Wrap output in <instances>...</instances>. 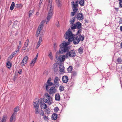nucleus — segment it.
Masks as SVG:
<instances>
[{"instance_id": "nucleus-1", "label": "nucleus", "mask_w": 122, "mask_h": 122, "mask_svg": "<svg viewBox=\"0 0 122 122\" xmlns=\"http://www.w3.org/2000/svg\"><path fill=\"white\" fill-rule=\"evenodd\" d=\"M74 35L72 33L70 29H69L66 32L64 36L66 39H68V41H65L63 43L60 45V48L59 51L61 53L63 54L68 51L69 47L67 46L70 44V42H71Z\"/></svg>"}, {"instance_id": "nucleus-2", "label": "nucleus", "mask_w": 122, "mask_h": 122, "mask_svg": "<svg viewBox=\"0 0 122 122\" xmlns=\"http://www.w3.org/2000/svg\"><path fill=\"white\" fill-rule=\"evenodd\" d=\"M84 39V37L81 35H74V37L72 38L71 42L73 41V43L75 45L79 43L80 40L82 41Z\"/></svg>"}, {"instance_id": "nucleus-3", "label": "nucleus", "mask_w": 122, "mask_h": 122, "mask_svg": "<svg viewBox=\"0 0 122 122\" xmlns=\"http://www.w3.org/2000/svg\"><path fill=\"white\" fill-rule=\"evenodd\" d=\"M43 100L44 102L48 103L49 105L51 104L52 102L51 97L49 94L47 93H46L45 95Z\"/></svg>"}, {"instance_id": "nucleus-4", "label": "nucleus", "mask_w": 122, "mask_h": 122, "mask_svg": "<svg viewBox=\"0 0 122 122\" xmlns=\"http://www.w3.org/2000/svg\"><path fill=\"white\" fill-rule=\"evenodd\" d=\"M45 22V21L44 20H42L41 22L39 25L36 34V37L38 36L41 30L43 29Z\"/></svg>"}, {"instance_id": "nucleus-5", "label": "nucleus", "mask_w": 122, "mask_h": 122, "mask_svg": "<svg viewBox=\"0 0 122 122\" xmlns=\"http://www.w3.org/2000/svg\"><path fill=\"white\" fill-rule=\"evenodd\" d=\"M50 9V10H49L48 13L47 15V16L45 19L46 21V24L51 19V18L53 14V9Z\"/></svg>"}, {"instance_id": "nucleus-6", "label": "nucleus", "mask_w": 122, "mask_h": 122, "mask_svg": "<svg viewBox=\"0 0 122 122\" xmlns=\"http://www.w3.org/2000/svg\"><path fill=\"white\" fill-rule=\"evenodd\" d=\"M66 56L64 55H60L59 56H56V58L57 61L60 62H64L65 60Z\"/></svg>"}, {"instance_id": "nucleus-7", "label": "nucleus", "mask_w": 122, "mask_h": 122, "mask_svg": "<svg viewBox=\"0 0 122 122\" xmlns=\"http://www.w3.org/2000/svg\"><path fill=\"white\" fill-rule=\"evenodd\" d=\"M76 55V53L74 51L71 50L69 52H67L66 56L67 57L68 56L71 57L75 56Z\"/></svg>"}, {"instance_id": "nucleus-8", "label": "nucleus", "mask_w": 122, "mask_h": 122, "mask_svg": "<svg viewBox=\"0 0 122 122\" xmlns=\"http://www.w3.org/2000/svg\"><path fill=\"white\" fill-rule=\"evenodd\" d=\"M28 60V57L27 56H25L23 58L22 61L20 64V66L21 67H23L25 66L27 63Z\"/></svg>"}, {"instance_id": "nucleus-9", "label": "nucleus", "mask_w": 122, "mask_h": 122, "mask_svg": "<svg viewBox=\"0 0 122 122\" xmlns=\"http://www.w3.org/2000/svg\"><path fill=\"white\" fill-rule=\"evenodd\" d=\"M78 2L76 1V3L75 4L74 2H72L71 3L72 4V5L73 6H72V8L73 10V11L75 12H76L78 10V9L77 8L78 4H77Z\"/></svg>"}, {"instance_id": "nucleus-10", "label": "nucleus", "mask_w": 122, "mask_h": 122, "mask_svg": "<svg viewBox=\"0 0 122 122\" xmlns=\"http://www.w3.org/2000/svg\"><path fill=\"white\" fill-rule=\"evenodd\" d=\"M76 18L79 20H82L84 19V16L82 14L80 13L78 14L77 16H75Z\"/></svg>"}, {"instance_id": "nucleus-11", "label": "nucleus", "mask_w": 122, "mask_h": 122, "mask_svg": "<svg viewBox=\"0 0 122 122\" xmlns=\"http://www.w3.org/2000/svg\"><path fill=\"white\" fill-rule=\"evenodd\" d=\"M60 80V79L58 77L56 76L54 80V83L55 86L57 87L59 86V81Z\"/></svg>"}, {"instance_id": "nucleus-12", "label": "nucleus", "mask_w": 122, "mask_h": 122, "mask_svg": "<svg viewBox=\"0 0 122 122\" xmlns=\"http://www.w3.org/2000/svg\"><path fill=\"white\" fill-rule=\"evenodd\" d=\"M56 91V89L55 87H51L49 90V92L50 94H52L55 93Z\"/></svg>"}, {"instance_id": "nucleus-13", "label": "nucleus", "mask_w": 122, "mask_h": 122, "mask_svg": "<svg viewBox=\"0 0 122 122\" xmlns=\"http://www.w3.org/2000/svg\"><path fill=\"white\" fill-rule=\"evenodd\" d=\"M16 113H13L11 117L10 120V122H14L16 119Z\"/></svg>"}, {"instance_id": "nucleus-14", "label": "nucleus", "mask_w": 122, "mask_h": 122, "mask_svg": "<svg viewBox=\"0 0 122 122\" xmlns=\"http://www.w3.org/2000/svg\"><path fill=\"white\" fill-rule=\"evenodd\" d=\"M41 107L42 109H45L47 107V106L43 102H41L40 104Z\"/></svg>"}, {"instance_id": "nucleus-15", "label": "nucleus", "mask_w": 122, "mask_h": 122, "mask_svg": "<svg viewBox=\"0 0 122 122\" xmlns=\"http://www.w3.org/2000/svg\"><path fill=\"white\" fill-rule=\"evenodd\" d=\"M63 82L64 83H67L68 80V78L67 76H63L62 78Z\"/></svg>"}, {"instance_id": "nucleus-16", "label": "nucleus", "mask_w": 122, "mask_h": 122, "mask_svg": "<svg viewBox=\"0 0 122 122\" xmlns=\"http://www.w3.org/2000/svg\"><path fill=\"white\" fill-rule=\"evenodd\" d=\"M33 105L34 106L33 108L34 109L37 108H39V105L38 102L37 101L34 102L33 104Z\"/></svg>"}, {"instance_id": "nucleus-17", "label": "nucleus", "mask_w": 122, "mask_h": 122, "mask_svg": "<svg viewBox=\"0 0 122 122\" xmlns=\"http://www.w3.org/2000/svg\"><path fill=\"white\" fill-rule=\"evenodd\" d=\"M64 66L61 65L59 66V71L61 73L64 72Z\"/></svg>"}, {"instance_id": "nucleus-18", "label": "nucleus", "mask_w": 122, "mask_h": 122, "mask_svg": "<svg viewBox=\"0 0 122 122\" xmlns=\"http://www.w3.org/2000/svg\"><path fill=\"white\" fill-rule=\"evenodd\" d=\"M76 29H80L81 27V24L80 22H77L76 23Z\"/></svg>"}, {"instance_id": "nucleus-19", "label": "nucleus", "mask_w": 122, "mask_h": 122, "mask_svg": "<svg viewBox=\"0 0 122 122\" xmlns=\"http://www.w3.org/2000/svg\"><path fill=\"white\" fill-rule=\"evenodd\" d=\"M42 41V38L41 37H40L39 38V40L37 43V46L36 47V48H37L40 45Z\"/></svg>"}, {"instance_id": "nucleus-20", "label": "nucleus", "mask_w": 122, "mask_h": 122, "mask_svg": "<svg viewBox=\"0 0 122 122\" xmlns=\"http://www.w3.org/2000/svg\"><path fill=\"white\" fill-rule=\"evenodd\" d=\"M56 3L58 7L61 6L62 5L61 1L60 0H55Z\"/></svg>"}, {"instance_id": "nucleus-21", "label": "nucleus", "mask_w": 122, "mask_h": 122, "mask_svg": "<svg viewBox=\"0 0 122 122\" xmlns=\"http://www.w3.org/2000/svg\"><path fill=\"white\" fill-rule=\"evenodd\" d=\"M57 118V114L56 113H53V114L51 118L53 120H55Z\"/></svg>"}, {"instance_id": "nucleus-22", "label": "nucleus", "mask_w": 122, "mask_h": 122, "mask_svg": "<svg viewBox=\"0 0 122 122\" xmlns=\"http://www.w3.org/2000/svg\"><path fill=\"white\" fill-rule=\"evenodd\" d=\"M36 61L34 59H33L30 62V66L31 67H32L34 65Z\"/></svg>"}, {"instance_id": "nucleus-23", "label": "nucleus", "mask_w": 122, "mask_h": 122, "mask_svg": "<svg viewBox=\"0 0 122 122\" xmlns=\"http://www.w3.org/2000/svg\"><path fill=\"white\" fill-rule=\"evenodd\" d=\"M53 0H50L49 3V5L48 6V8L53 9V8L52 7V2Z\"/></svg>"}, {"instance_id": "nucleus-24", "label": "nucleus", "mask_w": 122, "mask_h": 122, "mask_svg": "<svg viewBox=\"0 0 122 122\" xmlns=\"http://www.w3.org/2000/svg\"><path fill=\"white\" fill-rule=\"evenodd\" d=\"M60 97L59 94H56L55 95V99L57 101H59L60 100Z\"/></svg>"}, {"instance_id": "nucleus-25", "label": "nucleus", "mask_w": 122, "mask_h": 122, "mask_svg": "<svg viewBox=\"0 0 122 122\" xmlns=\"http://www.w3.org/2000/svg\"><path fill=\"white\" fill-rule=\"evenodd\" d=\"M11 63L10 61H8L7 62V66L8 68L10 69L11 68Z\"/></svg>"}, {"instance_id": "nucleus-26", "label": "nucleus", "mask_w": 122, "mask_h": 122, "mask_svg": "<svg viewBox=\"0 0 122 122\" xmlns=\"http://www.w3.org/2000/svg\"><path fill=\"white\" fill-rule=\"evenodd\" d=\"M71 25V28L72 30H73L75 29H76V24H73Z\"/></svg>"}, {"instance_id": "nucleus-27", "label": "nucleus", "mask_w": 122, "mask_h": 122, "mask_svg": "<svg viewBox=\"0 0 122 122\" xmlns=\"http://www.w3.org/2000/svg\"><path fill=\"white\" fill-rule=\"evenodd\" d=\"M6 115H4L1 120V122H5L6 119Z\"/></svg>"}, {"instance_id": "nucleus-28", "label": "nucleus", "mask_w": 122, "mask_h": 122, "mask_svg": "<svg viewBox=\"0 0 122 122\" xmlns=\"http://www.w3.org/2000/svg\"><path fill=\"white\" fill-rule=\"evenodd\" d=\"M48 56L51 60H52L53 59V56L51 51H50L49 53L48 54Z\"/></svg>"}, {"instance_id": "nucleus-29", "label": "nucleus", "mask_w": 122, "mask_h": 122, "mask_svg": "<svg viewBox=\"0 0 122 122\" xmlns=\"http://www.w3.org/2000/svg\"><path fill=\"white\" fill-rule=\"evenodd\" d=\"M75 17H74L72 19H71L70 20L69 22L70 24H74L75 21Z\"/></svg>"}, {"instance_id": "nucleus-30", "label": "nucleus", "mask_w": 122, "mask_h": 122, "mask_svg": "<svg viewBox=\"0 0 122 122\" xmlns=\"http://www.w3.org/2000/svg\"><path fill=\"white\" fill-rule=\"evenodd\" d=\"M84 0H80L79 1V4L81 6H83L84 5Z\"/></svg>"}, {"instance_id": "nucleus-31", "label": "nucleus", "mask_w": 122, "mask_h": 122, "mask_svg": "<svg viewBox=\"0 0 122 122\" xmlns=\"http://www.w3.org/2000/svg\"><path fill=\"white\" fill-rule=\"evenodd\" d=\"M19 110V107L18 106H17L16 107L14 110V112L16 113V115L17 112Z\"/></svg>"}, {"instance_id": "nucleus-32", "label": "nucleus", "mask_w": 122, "mask_h": 122, "mask_svg": "<svg viewBox=\"0 0 122 122\" xmlns=\"http://www.w3.org/2000/svg\"><path fill=\"white\" fill-rule=\"evenodd\" d=\"M23 5L21 4H17L16 5L15 7L17 8H21L23 7Z\"/></svg>"}, {"instance_id": "nucleus-33", "label": "nucleus", "mask_w": 122, "mask_h": 122, "mask_svg": "<svg viewBox=\"0 0 122 122\" xmlns=\"http://www.w3.org/2000/svg\"><path fill=\"white\" fill-rule=\"evenodd\" d=\"M15 6V3L14 2L12 3L10 7V9L11 10H13L14 7Z\"/></svg>"}, {"instance_id": "nucleus-34", "label": "nucleus", "mask_w": 122, "mask_h": 122, "mask_svg": "<svg viewBox=\"0 0 122 122\" xmlns=\"http://www.w3.org/2000/svg\"><path fill=\"white\" fill-rule=\"evenodd\" d=\"M83 49L82 47H80L78 49V51L79 53L81 54L83 52Z\"/></svg>"}, {"instance_id": "nucleus-35", "label": "nucleus", "mask_w": 122, "mask_h": 122, "mask_svg": "<svg viewBox=\"0 0 122 122\" xmlns=\"http://www.w3.org/2000/svg\"><path fill=\"white\" fill-rule=\"evenodd\" d=\"M50 110L48 108L46 109L45 111V113L47 114H49L50 113Z\"/></svg>"}, {"instance_id": "nucleus-36", "label": "nucleus", "mask_w": 122, "mask_h": 122, "mask_svg": "<svg viewBox=\"0 0 122 122\" xmlns=\"http://www.w3.org/2000/svg\"><path fill=\"white\" fill-rule=\"evenodd\" d=\"M77 72L75 71H74L72 72V76H75L77 75Z\"/></svg>"}, {"instance_id": "nucleus-37", "label": "nucleus", "mask_w": 122, "mask_h": 122, "mask_svg": "<svg viewBox=\"0 0 122 122\" xmlns=\"http://www.w3.org/2000/svg\"><path fill=\"white\" fill-rule=\"evenodd\" d=\"M39 108H37V109L36 108L34 109H35V113L36 114H38L40 112L38 110Z\"/></svg>"}, {"instance_id": "nucleus-38", "label": "nucleus", "mask_w": 122, "mask_h": 122, "mask_svg": "<svg viewBox=\"0 0 122 122\" xmlns=\"http://www.w3.org/2000/svg\"><path fill=\"white\" fill-rule=\"evenodd\" d=\"M64 89V86H60L59 87V90L60 92L62 91Z\"/></svg>"}, {"instance_id": "nucleus-39", "label": "nucleus", "mask_w": 122, "mask_h": 122, "mask_svg": "<svg viewBox=\"0 0 122 122\" xmlns=\"http://www.w3.org/2000/svg\"><path fill=\"white\" fill-rule=\"evenodd\" d=\"M72 70V67L71 66H70L68 68V71L69 72H71Z\"/></svg>"}, {"instance_id": "nucleus-40", "label": "nucleus", "mask_w": 122, "mask_h": 122, "mask_svg": "<svg viewBox=\"0 0 122 122\" xmlns=\"http://www.w3.org/2000/svg\"><path fill=\"white\" fill-rule=\"evenodd\" d=\"M29 41V39H27L26 41V42L25 43L24 45H25L26 46H28V45Z\"/></svg>"}, {"instance_id": "nucleus-41", "label": "nucleus", "mask_w": 122, "mask_h": 122, "mask_svg": "<svg viewBox=\"0 0 122 122\" xmlns=\"http://www.w3.org/2000/svg\"><path fill=\"white\" fill-rule=\"evenodd\" d=\"M117 61L119 63H120L122 61V60L121 58H119L117 60Z\"/></svg>"}, {"instance_id": "nucleus-42", "label": "nucleus", "mask_w": 122, "mask_h": 122, "mask_svg": "<svg viewBox=\"0 0 122 122\" xmlns=\"http://www.w3.org/2000/svg\"><path fill=\"white\" fill-rule=\"evenodd\" d=\"M14 57L11 54L8 57V59L10 60H11V59Z\"/></svg>"}, {"instance_id": "nucleus-43", "label": "nucleus", "mask_w": 122, "mask_h": 122, "mask_svg": "<svg viewBox=\"0 0 122 122\" xmlns=\"http://www.w3.org/2000/svg\"><path fill=\"white\" fill-rule=\"evenodd\" d=\"M40 114V115H41L42 116H44V113L43 112L42 110H41L39 112Z\"/></svg>"}, {"instance_id": "nucleus-44", "label": "nucleus", "mask_w": 122, "mask_h": 122, "mask_svg": "<svg viewBox=\"0 0 122 122\" xmlns=\"http://www.w3.org/2000/svg\"><path fill=\"white\" fill-rule=\"evenodd\" d=\"M27 46H26V45H24L23 46V47L22 48V51L25 50L26 49V47Z\"/></svg>"}, {"instance_id": "nucleus-45", "label": "nucleus", "mask_w": 122, "mask_h": 122, "mask_svg": "<svg viewBox=\"0 0 122 122\" xmlns=\"http://www.w3.org/2000/svg\"><path fill=\"white\" fill-rule=\"evenodd\" d=\"M11 54L14 56H16L18 55V54L16 53L15 51H14L13 52H12Z\"/></svg>"}, {"instance_id": "nucleus-46", "label": "nucleus", "mask_w": 122, "mask_h": 122, "mask_svg": "<svg viewBox=\"0 0 122 122\" xmlns=\"http://www.w3.org/2000/svg\"><path fill=\"white\" fill-rule=\"evenodd\" d=\"M81 32V29H79V30H78L77 32L76 35H81L80 34H79V33H80Z\"/></svg>"}, {"instance_id": "nucleus-47", "label": "nucleus", "mask_w": 122, "mask_h": 122, "mask_svg": "<svg viewBox=\"0 0 122 122\" xmlns=\"http://www.w3.org/2000/svg\"><path fill=\"white\" fill-rule=\"evenodd\" d=\"M59 110V108L58 107H56L54 109V111L55 112H57Z\"/></svg>"}, {"instance_id": "nucleus-48", "label": "nucleus", "mask_w": 122, "mask_h": 122, "mask_svg": "<svg viewBox=\"0 0 122 122\" xmlns=\"http://www.w3.org/2000/svg\"><path fill=\"white\" fill-rule=\"evenodd\" d=\"M47 82L48 84V85H50V86H52L53 84V83L50 82V81H49L48 82Z\"/></svg>"}, {"instance_id": "nucleus-49", "label": "nucleus", "mask_w": 122, "mask_h": 122, "mask_svg": "<svg viewBox=\"0 0 122 122\" xmlns=\"http://www.w3.org/2000/svg\"><path fill=\"white\" fill-rule=\"evenodd\" d=\"M76 12H75L74 11V12H71V15L72 16H74Z\"/></svg>"}, {"instance_id": "nucleus-50", "label": "nucleus", "mask_w": 122, "mask_h": 122, "mask_svg": "<svg viewBox=\"0 0 122 122\" xmlns=\"http://www.w3.org/2000/svg\"><path fill=\"white\" fill-rule=\"evenodd\" d=\"M49 86H50L48 85H46V89L47 90H48L49 88Z\"/></svg>"}, {"instance_id": "nucleus-51", "label": "nucleus", "mask_w": 122, "mask_h": 122, "mask_svg": "<svg viewBox=\"0 0 122 122\" xmlns=\"http://www.w3.org/2000/svg\"><path fill=\"white\" fill-rule=\"evenodd\" d=\"M43 118L45 120H48V118L46 116H45L43 117Z\"/></svg>"}, {"instance_id": "nucleus-52", "label": "nucleus", "mask_w": 122, "mask_h": 122, "mask_svg": "<svg viewBox=\"0 0 122 122\" xmlns=\"http://www.w3.org/2000/svg\"><path fill=\"white\" fill-rule=\"evenodd\" d=\"M22 70L21 69H20L18 72V73L20 74L22 73Z\"/></svg>"}, {"instance_id": "nucleus-53", "label": "nucleus", "mask_w": 122, "mask_h": 122, "mask_svg": "<svg viewBox=\"0 0 122 122\" xmlns=\"http://www.w3.org/2000/svg\"><path fill=\"white\" fill-rule=\"evenodd\" d=\"M43 0H40L39 4V6H40L41 5L43 1Z\"/></svg>"}, {"instance_id": "nucleus-54", "label": "nucleus", "mask_w": 122, "mask_h": 122, "mask_svg": "<svg viewBox=\"0 0 122 122\" xmlns=\"http://www.w3.org/2000/svg\"><path fill=\"white\" fill-rule=\"evenodd\" d=\"M119 7H122V2H119Z\"/></svg>"}, {"instance_id": "nucleus-55", "label": "nucleus", "mask_w": 122, "mask_h": 122, "mask_svg": "<svg viewBox=\"0 0 122 122\" xmlns=\"http://www.w3.org/2000/svg\"><path fill=\"white\" fill-rule=\"evenodd\" d=\"M19 49H18L17 48L16 50L14 51L15 52H16V53H17L18 54V53H19Z\"/></svg>"}, {"instance_id": "nucleus-56", "label": "nucleus", "mask_w": 122, "mask_h": 122, "mask_svg": "<svg viewBox=\"0 0 122 122\" xmlns=\"http://www.w3.org/2000/svg\"><path fill=\"white\" fill-rule=\"evenodd\" d=\"M38 56V54H36V57H35L33 59H34V60H35L36 61L37 58Z\"/></svg>"}, {"instance_id": "nucleus-57", "label": "nucleus", "mask_w": 122, "mask_h": 122, "mask_svg": "<svg viewBox=\"0 0 122 122\" xmlns=\"http://www.w3.org/2000/svg\"><path fill=\"white\" fill-rule=\"evenodd\" d=\"M56 25L57 27H58L59 26V22L57 21L56 22Z\"/></svg>"}, {"instance_id": "nucleus-58", "label": "nucleus", "mask_w": 122, "mask_h": 122, "mask_svg": "<svg viewBox=\"0 0 122 122\" xmlns=\"http://www.w3.org/2000/svg\"><path fill=\"white\" fill-rule=\"evenodd\" d=\"M51 80V77H49V79H48L47 81V82H48L49 81H50Z\"/></svg>"}, {"instance_id": "nucleus-59", "label": "nucleus", "mask_w": 122, "mask_h": 122, "mask_svg": "<svg viewBox=\"0 0 122 122\" xmlns=\"http://www.w3.org/2000/svg\"><path fill=\"white\" fill-rule=\"evenodd\" d=\"M21 45L19 44L18 47L17 48L19 49L21 47Z\"/></svg>"}, {"instance_id": "nucleus-60", "label": "nucleus", "mask_w": 122, "mask_h": 122, "mask_svg": "<svg viewBox=\"0 0 122 122\" xmlns=\"http://www.w3.org/2000/svg\"><path fill=\"white\" fill-rule=\"evenodd\" d=\"M29 13H30L29 16V17H30V16H31L32 14V13L31 12V11H29Z\"/></svg>"}, {"instance_id": "nucleus-61", "label": "nucleus", "mask_w": 122, "mask_h": 122, "mask_svg": "<svg viewBox=\"0 0 122 122\" xmlns=\"http://www.w3.org/2000/svg\"><path fill=\"white\" fill-rule=\"evenodd\" d=\"M118 8H115V9L117 11V12L118 10Z\"/></svg>"}, {"instance_id": "nucleus-62", "label": "nucleus", "mask_w": 122, "mask_h": 122, "mask_svg": "<svg viewBox=\"0 0 122 122\" xmlns=\"http://www.w3.org/2000/svg\"><path fill=\"white\" fill-rule=\"evenodd\" d=\"M120 30L122 31V26H121L120 27Z\"/></svg>"}, {"instance_id": "nucleus-63", "label": "nucleus", "mask_w": 122, "mask_h": 122, "mask_svg": "<svg viewBox=\"0 0 122 122\" xmlns=\"http://www.w3.org/2000/svg\"><path fill=\"white\" fill-rule=\"evenodd\" d=\"M121 47L122 48V42H121L120 44Z\"/></svg>"}, {"instance_id": "nucleus-64", "label": "nucleus", "mask_w": 122, "mask_h": 122, "mask_svg": "<svg viewBox=\"0 0 122 122\" xmlns=\"http://www.w3.org/2000/svg\"><path fill=\"white\" fill-rule=\"evenodd\" d=\"M120 23H122V18L121 19V21H120Z\"/></svg>"}]
</instances>
